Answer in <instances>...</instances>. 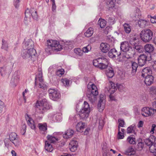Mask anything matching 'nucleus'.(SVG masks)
Here are the masks:
<instances>
[{
    "instance_id": "obj_1",
    "label": "nucleus",
    "mask_w": 156,
    "mask_h": 156,
    "mask_svg": "<svg viewBox=\"0 0 156 156\" xmlns=\"http://www.w3.org/2000/svg\"><path fill=\"white\" fill-rule=\"evenodd\" d=\"M120 50L124 52L122 54V59L125 60V58H131L134 54V52L132 48L129 46L127 42L124 41L121 43L120 46Z\"/></svg>"
},
{
    "instance_id": "obj_2",
    "label": "nucleus",
    "mask_w": 156,
    "mask_h": 156,
    "mask_svg": "<svg viewBox=\"0 0 156 156\" xmlns=\"http://www.w3.org/2000/svg\"><path fill=\"white\" fill-rule=\"evenodd\" d=\"M152 71L149 67H146L142 71L141 76L145 78L144 82L147 86L152 84L154 80V77L151 75Z\"/></svg>"
},
{
    "instance_id": "obj_3",
    "label": "nucleus",
    "mask_w": 156,
    "mask_h": 156,
    "mask_svg": "<svg viewBox=\"0 0 156 156\" xmlns=\"http://www.w3.org/2000/svg\"><path fill=\"white\" fill-rule=\"evenodd\" d=\"M62 49V47L58 41L52 40L47 41V45L45 48V51L47 53H50L51 51H58Z\"/></svg>"
},
{
    "instance_id": "obj_4",
    "label": "nucleus",
    "mask_w": 156,
    "mask_h": 156,
    "mask_svg": "<svg viewBox=\"0 0 156 156\" xmlns=\"http://www.w3.org/2000/svg\"><path fill=\"white\" fill-rule=\"evenodd\" d=\"M36 111L40 114H43L47 110L51 108V106L46 99L42 101V102L37 101L35 105Z\"/></svg>"
},
{
    "instance_id": "obj_5",
    "label": "nucleus",
    "mask_w": 156,
    "mask_h": 156,
    "mask_svg": "<svg viewBox=\"0 0 156 156\" xmlns=\"http://www.w3.org/2000/svg\"><path fill=\"white\" fill-rule=\"evenodd\" d=\"M32 50L23 49L21 52V55L23 59H27L31 63H34L37 59L36 54H33Z\"/></svg>"
},
{
    "instance_id": "obj_6",
    "label": "nucleus",
    "mask_w": 156,
    "mask_h": 156,
    "mask_svg": "<svg viewBox=\"0 0 156 156\" xmlns=\"http://www.w3.org/2000/svg\"><path fill=\"white\" fill-rule=\"evenodd\" d=\"M140 36L141 40L143 42L147 43L152 40L153 34L151 30L149 29H145L141 31Z\"/></svg>"
},
{
    "instance_id": "obj_7",
    "label": "nucleus",
    "mask_w": 156,
    "mask_h": 156,
    "mask_svg": "<svg viewBox=\"0 0 156 156\" xmlns=\"http://www.w3.org/2000/svg\"><path fill=\"white\" fill-rule=\"evenodd\" d=\"M155 139L153 136H151L149 138L145 139V144L149 147V150L151 153L156 156V142H155Z\"/></svg>"
},
{
    "instance_id": "obj_8",
    "label": "nucleus",
    "mask_w": 156,
    "mask_h": 156,
    "mask_svg": "<svg viewBox=\"0 0 156 156\" xmlns=\"http://www.w3.org/2000/svg\"><path fill=\"white\" fill-rule=\"evenodd\" d=\"M90 110V109L89 104L87 101H84L82 108L81 109L78 113L80 118L84 120L88 117L89 115Z\"/></svg>"
},
{
    "instance_id": "obj_9",
    "label": "nucleus",
    "mask_w": 156,
    "mask_h": 156,
    "mask_svg": "<svg viewBox=\"0 0 156 156\" xmlns=\"http://www.w3.org/2000/svg\"><path fill=\"white\" fill-rule=\"evenodd\" d=\"M93 64L94 66L101 69H106L108 66V60L104 58H99L94 60Z\"/></svg>"
},
{
    "instance_id": "obj_10",
    "label": "nucleus",
    "mask_w": 156,
    "mask_h": 156,
    "mask_svg": "<svg viewBox=\"0 0 156 156\" xmlns=\"http://www.w3.org/2000/svg\"><path fill=\"white\" fill-rule=\"evenodd\" d=\"M152 107H145L142 109L141 114L145 117H148L151 116L156 112V101L152 102Z\"/></svg>"
},
{
    "instance_id": "obj_11",
    "label": "nucleus",
    "mask_w": 156,
    "mask_h": 156,
    "mask_svg": "<svg viewBox=\"0 0 156 156\" xmlns=\"http://www.w3.org/2000/svg\"><path fill=\"white\" fill-rule=\"evenodd\" d=\"M34 44L31 39H29L23 43V49L32 50L33 54H36V50L34 48Z\"/></svg>"
},
{
    "instance_id": "obj_12",
    "label": "nucleus",
    "mask_w": 156,
    "mask_h": 156,
    "mask_svg": "<svg viewBox=\"0 0 156 156\" xmlns=\"http://www.w3.org/2000/svg\"><path fill=\"white\" fill-rule=\"evenodd\" d=\"M110 83L111 86H109V89L108 90L109 92L111 94L109 95V97L111 100H115V97L112 96L111 94L114 93L117 88L120 90V88L122 87V86L121 84H119V85H117V84H115L114 83L112 82H111Z\"/></svg>"
},
{
    "instance_id": "obj_13",
    "label": "nucleus",
    "mask_w": 156,
    "mask_h": 156,
    "mask_svg": "<svg viewBox=\"0 0 156 156\" xmlns=\"http://www.w3.org/2000/svg\"><path fill=\"white\" fill-rule=\"evenodd\" d=\"M48 92L50 98L53 101H57L60 97L61 95L59 92L54 89H49Z\"/></svg>"
},
{
    "instance_id": "obj_14",
    "label": "nucleus",
    "mask_w": 156,
    "mask_h": 156,
    "mask_svg": "<svg viewBox=\"0 0 156 156\" xmlns=\"http://www.w3.org/2000/svg\"><path fill=\"white\" fill-rule=\"evenodd\" d=\"M76 127L77 131L85 135L87 134L90 130V129L87 128L85 129L84 131H83L85 128V123L82 122L78 123Z\"/></svg>"
},
{
    "instance_id": "obj_15",
    "label": "nucleus",
    "mask_w": 156,
    "mask_h": 156,
    "mask_svg": "<svg viewBox=\"0 0 156 156\" xmlns=\"http://www.w3.org/2000/svg\"><path fill=\"white\" fill-rule=\"evenodd\" d=\"M151 60V58L150 57L147 56L144 54L141 55L138 58L139 65L140 66H143L145 64L147 61H150Z\"/></svg>"
},
{
    "instance_id": "obj_16",
    "label": "nucleus",
    "mask_w": 156,
    "mask_h": 156,
    "mask_svg": "<svg viewBox=\"0 0 156 156\" xmlns=\"http://www.w3.org/2000/svg\"><path fill=\"white\" fill-rule=\"evenodd\" d=\"M9 139L16 147L18 146L20 144V142L17 135L15 133H12L9 135Z\"/></svg>"
},
{
    "instance_id": "obj_17",
    "label": "nucleus",
    "mask_w": 156,
    "mask_h": 156,
    "mask_svg": "<svg viewBox=\"0 0 156 156\" xmlns=\"http://www.w3.org/2000/svg\"><path fill=\"white\" fill-rule=\"evenodd\" d=\"M25 15L27 17H30L32 16L34 19H37V11L32 8L29 10L27 9L25 11Z\"/></svg>"
},
{
    "instance_id": "obj_18",
    "label": "nucleus",
    "mask_w": 156,
    "mask_h": 156,
    "mask_svg": "<svg viewBox=\"0 0 156 156\" xmlns=\"http://www.w3.org/2000/svg\"><path fill=\"white\" fill-rule=\"evenodd\" d=\"M19 76L18 74V72H15L13 74L11 80V86L14 87H15L19 81Z\"/></svg>"
},
{
    "instance_id": "obj_19",
    "label": "nucleus",
    "mask_w": 156,
    "mask_h": 156,
    "mask_svg": "<svg viewBox=\"0 0 156 156\" xmlns=\"http://www.w3.org/2000/svg\"><path fill=\"white\" fill-rule=\"evenodd\" d=\"M12 69L9 66L0 68V73L2 76H8L11 73Z\"/></svg>"
},
{
    "instance_id": "obj_20",
    "label": "nucleus",
    "mask_w": 156,
    "mask_h": 156,
    "mask_svg": "<svg viewBox=\"0 0 156 156\" xmlns=\"http://www.w3.org/2000/svg\"><path fill=\"white\" fill-rule=\"evenodd\" d=\"M78 142L76 140H73L70 141L69 144V148L70 151L72 152H75L77 149Z\"/></svg>"
},
{
    "instance_id": "obj_21",
    "label": "nucleus",
    "mask_w": 156,
    "mask_h": 156,
    "mask_svg": "<svg viewBox=\"0 0 156 156\" xmlns=\"http://www.w3.org/2000/svg\"><path fill=\"white\" fill-rule=\"evenodd\" d=\"M50 119L52 118L53 120L56 122H59L62 120V116L60 114H56L53 115L51 114H49L48 116Z\"/></svg>"
},
{
    "instance_id": "obj_22",
    "label": "nucleus",
    "mask_w": 156,
    "mask_h": 156,
    "mask_svg": "<svg viewBox=\"0 0 156 156\" xmlns=\"http://www.w3.org/2000/svg\"><path fill=\"white\" fill-rule=\"evenodd\" d=\"M100 49L103 53H107L110 49V45L106 43L102 42L101 44Z\"/></svg>"
},
{
    "instance_id": "obj_23",
    "label": "nucleus",
    "mask_w": 156,
    "mask_h": 156,
    "mask_svg": "<svg viewBox=\"0 0 156 156\" xmlns=\"http://www.w3.org/2000/svg\"><path fill=\"white\" fill-rule=\"evenodd\" d=\"M74 130L71 129H69L66 131L63 135V137L65 139H69L73 136L74 134Z\"/></svg>"
},
{
    "instance_id": "obj_24",
    "label": "nucleus",
    "mask_w": 156,
    "mask_h": 156,
    "mask_svg": "<svg viewBox=\"0 0 156 156\" xmlns=\"http://www.w3.org/2000/svg\"><path fill=\"white\" fill-rule=\"evenodd\" d=\"M43 80L42 78V73L41 69H38L37 74L36 75L35 79V84L36 85L37 81H42Z\"/></svg>"
},
{
    "instance_id": "obj_25",
    "label": "nucleus",
    "mask_w": 156,
    "mask_h": 156,
    "mask_svg": "<svg viewBox=\"0 0 156 156\" xmlns=\"http://www.w3.org/2000/svg\"><path fill=\"white\" fill-rule=\"evenodd\" d=\"M56 133L57 134V133H53V135H48L47 137L48 139L47 141H49V142L50 143H55L56 142L58 141L59 140L58 138L54 136Z\"/></svg>"
},
{
    "instance_id": "obj_26",
    "label": "nucleus",
    "mask_w": 156,
    "mask_h": 156,
    "mask_svg": "<svg viewBox=\"0 0 156 156\" xmlns=\"http://www.w3.org/2000/svg\"><path fill=\"white\" fill-rule=\"evenodd\" d=\"M144 49L146 52L148 53L150 55L149 57L151 58V53L154 50L153 46L151 44H147L144 46Z\"/></svg>"
},
{
    "instance_id": "obj_27",
    "label": "nucleus",
    "mask_w": 156,
    "mask_h": 156,
    "mask_svg": "<svg viewBox=\"0 0 156 156\" xmlns=\"http://www.w3.org/2000/svg\"><path fill=\"white\" fill-rule=\"evenodd\" d=\"M108 67H109L108 69L107 70L106 72V74L108 78H111L114 75V73L113 68L109 66Z\"/></svg>"
},
{
    "instance_id": "obj_28",
    "label": "nucleus",
    "mask_w": 156,
    "mask_h": 156,
    "mask_svg": "<svg viewBox=\"0 0 156 156\" xmlns=\"http://www.w3.org/2000/svg\"><path fill=\"white\" fill-rule=\"evenodd\" d=\"M44 148L46 151L49 152H51L53 149L52 145L48 141H45Z\"/></svg>"
},
{
    "instance_id": "obj_29",
    "label": "nucleus",
    "mask_w": 156,
    "mask_h": 156,
    "mask_svg": "<svg viewBox=\"0 0 156 156\" xmlns=\"http://www.w3.org/2000/svg\"><path fill=\"white\" fill-rule=\"evenodd\" d=\"M147 22L146 20L140 19L138 21V23L140 27L144 28L148 25Z\"/></svg>"
},
{
    "instance_id": "obj_30",
    "label": "nucleus",
    "mask_w": 156,
    "mask_h": 156,
    "mask_svg": "<svg viewBox=\"0 0 156 156\" xmlns=\"http://www.w3.org/2000/svg\"><path fill=\"white\" fill-rule=\"evenodd\" d=\"M125 154L129 156L134 155L136 153L134 149L132 147H129L125 151Z\"/></svg>"
},
{
    "instance_id": "obj_31",
    "label": "nucleus",
    "mask_w": 156,
    "mask_h": 156,
    "mask_svg": "<svg viewBox=\"0 0 156 156\" xmlns=\"http://www.w3.org/2000/svg\"><path fill=\"white\" fill-rule=\"evenodd\" d=\"M131 66L132 68L131 73L132 74V75H133L136 71L138 67V65L136 62H132Z\"/></svg>"
},
{
    "instance_id": "obj_32",
    "label": "nucleus",
    "mask_w": 156,
    "mask_h": 156,
    "mask_svg": "<svg viewBox=\"0 0 156 156\" xmlns=\"http://www.w3.org/2000/svg\"><path fill=\"white\" fill-rule=\"evenodd\" d=\"M115 0H107L106 4L108 7L109 8H112L115 7Z\"/></svg>"
},
{
    "instance_id": "obj_33",
    "label": "nucleus",
    "mask_w": 156,
    "mask_h": 156,
    "mask_svg": "<svg viewBox=\"0 0 156 156\" xmlns=\"http://www.w3.org/2000/svg\"><path fill=\"white\" fill-rule=\"evenodd\" d=\"M91 91L90 94L95 96H96L98 94V90L96 86L94 84L91 85Z\"/></svg>"
},
{
    "instance_id": "obj_34",
    "label": "nucleus",
    "mask_w": 156,
    "mask_h": 156,
    "mask_svg": "<svg viewBox=\"0 0 156 156\" xmlns=\"http://www.w3.org/2000/svg\"><path fill=\"white\" fill-rule=\"evenodd\" d=\"M102 150L104 153L103 154V156H108L107 153L108 152L109 150L108 149V147L106 143H103L102 145Z\"/></svg>"
},
{
    "instance_id": "obj_35",
    "label": "nucleus",
    "mask_w": 156,
    "mask_h": 156,
    "mask_svg": "<svg viewBox=\"0 0 156 156\" xmlns=\"http://www.w3.org/2000/svg\"><path fill=\"white\" fill-rule=\"evenodd\" d=\"M124 31L127 34H129L131 30V26L127 23H125L123 25Z\"/></svg>"
},
{
    "instance_id": "obj_36",
    "label": "nucleus",
    "mask_w": 156,
    "mask_h": 156,
    "mask_svg": "<svg viewBox=\"0 0 156 156\" xmlns=\"http://www.w3.org/2000/svg\"><path fill=\"white\" fill-rule=\"evenodd\" d=\"M105 102H98V107L99 111L100 112H102L105 108Z\"/></svg>"
},
{
    "instance_id": "obj_37",
    "label": "nucleus",
    "mask_w": 156,
    "mask_h": 156,
    "mask_svg": "<svg viewBox=\"0 0 156 156\" xmlns=\"http://www.w3.org/2000/svg\"><path fill=\"white\" fill-rule=\"evenodd\" d=\"M38 127L39 129L41 131H45L47 129V124L46 123H39Z\"/></svg>"
},
{
    "instance_id": "obj_38",
    "label": "nucleus",
    "mask_w": 156,
    "mask_h": 156,
    "mask_svg": "<svg viewBox=\"0 0 156 156\" xmlns=\"http://www.w3.org/2000/svg\"><path fill=\"white\" fill-rule=\"evenodd\" d=\"M135 125H132L127 128V133H133L135 134Z\"/></svg>"
},
{
    "instance_id": "obj_39",
    "label": "nucleus",
    "mask_w": 156,
    "mask_h": 156,
    "mask_svg": "<svg viewBox=\"0 0 156 156\" xmlns=\"http://www.w3.org/2000/svg\"><path fill=\"white\" fill-rule=\"evenodd\" d=\"M93 33V28L90 27L84 33L85 36L87 37H89L92 36Z\"/></svg>"
},
{
    "instance_id": "obj_40",
    "label": "nucleus",
    "mask_w": 156,
    "mask_h": 156,
    "mask_svg": "<svg viewBox=\"0 0 156 156\" xmlns=\"http://www.w3.org/2000/svg\"><path fill=\"white\" fill-rule=\"evenodd\" d=\"M87 96L89 101L92 103H94L96 100V96L91 94H87Z\"/></svg>"
},
{
    "instance_id": "obj_41",
    "label": "nucleus",
    "mask_w": 156,
    "mask_h": 156,
    "mask_svg": "<svg viewBox=\"0 0 156 156\" xmlns=\"http://www.w3.org/2000/svg\"><path fill=\"white\" fill-rule=\"evenodd\" d=\"M106 21L100 18L98 21V24H99L100 27L101 28H104L106 25Z\"/></svg>"
},
{
    "instance_id": "obj_42",
    "label": "nucleus",
    "mask_w": 156,
    "mask_h": 156,
    "mask_svg": "<svg viewBox=\"0 0 156 156\" xmlns=\"http://www.w3.org/2000/svg\"><path fill=\"white\" fill-rule=\"evenodd\" d=\"M61 81L65 86H68L71 83L72 81L67 78H64L61 80Z\"/></svg>"
},
{
    "instance_id": "obj_43",
    "label": "nucleus",
    "mask_w": 156,
    "mask_h": 156,
    "mask_svg": "<svg viewBox=\"0 0 156 156\" xmlns=\"http://www.w3.org/2000/svg\"><path fill=\"white\" fill-rule=\"evenodd\" d=\"M27 122L28 124L32 129H35V126L34 124V121L32 119L29 118Z\"/></svg>"
},
{
    "instance_id": "obj_44",
    "label": "nucleus",
    "mask_w": 156,
    "mask_h": 156,
    "mask_svg": "<svg viewBox=\"0 0 156 156\" xmlns=\"http://www.w3.org/2000/svg\"><path fill=\"white\" fill-rule=\"evenodd\" d=\"M127 141L131 144H134L136 143L135 138L133 137V135L129 136L127 138Z\"/></svg>"
},
{
    "instance_id": "obj_45",
    "label": "nucleus",
    "mask_w": 156,
    "mask_h": 156,
    "mask_svg": "<svg viewBox=\"0 0 156 156\" xmlns=\"http://www.w3.org/2000/svg\"><path fill=\"white\" fill-rule=\"evenodd\" d=\"M9 48L8 43L7 41L4 40L3 39L2 40V44L1 48L4 49L5 51H7Z\"/></svg>"
},
{
    "instance_id": "obj_46",
    "label": "nucleus",
    "mask_w": 156,
    "mask_h": 156,
    "mask_svg": "<svg viewBox=\"0 0 156 156\" xmlns=\"http://www.w3.org/2000/svg\"><path fill=\"white\" fill-rule=\"evenodd\" d=\"M130 43L131 45L134 46L138 44V40L136 37H134L130 40Z\"/></svg>"
},
{
    "instance_id": "obj_47",
    "label": "nucleus",
    "mask_w": 156,
    "mask_h": 156,
    "mask_svg": "<svg viewBox=\"0 0 156 156\" xmlns=\"http://www.w3.org/2000/svg\"><path fill=\"white\" fill-rule=\"evenodd\" d=\"M91 49V46L88 44L87 46L83 48L82 50L83 52L87 53L90 51Z\"/></svg>"
},
{
    "instance_id": "obj_48",
    "label": "nucleus",
    "mask_w": 156,
    "mask_h": 156,
    "mask_svg": "<svg viewBox=\"0 0 156 156\" xmlns=\"http://www.w3.org/2000/svg\"><path fill=\"white\" fill-rule=\"evenodd\" d=\"M133 48L135 49L137 51L140 53L142 52L143 50V46L141 45L138 44L133 46Z\"/></svg>"
},
{
    "instance_id": "obj_49",
    "label": "nucleus",
    "mask_w": 156,
    "mask_h": 156,
    "mask_svg": "<svg viewBox=\"0 0 156 156\" xmlns=\"http://www.w3.org/2000/svg\"><path fill=\"white\" fill-rule=\"evenodd\" d=\"M74 52L77 55H78L80 56H81L83 55V50L80 48H75L74 49Z\"/></svg>"
},
{
    "instance_id": "obj_50",
    "label": "nucleus",
    "mask_w": 156,
    "mask_h": 156,
    "mask_svg": "<svg viewBox=\"0 0 156 156\" xmlns=\"http://www.w3.org/2000/svg\"><path fill=\"white\" fill-rule=\"evenodd\" d=\"M115 51V49L113 48L111 49L108 52V56L109 57L112 58H115V56L113 55H114V52Z\"/></svg>"
},
{
    "instance_id": "obj_51",
    "label": "nucleus",
    "mask_w": 156,
    "mask_h": 156,
    "mask_svg": "<svg viewBox=\"0 0 156 156\" xmlns=\"http://www.w3.org/2000/svg\"><path fill=\"white\" fill-rule=\"evenodd\" d=\"M20 0H13V5L15 8L18 9L20 5Z\"/></svg>"
},
{
    "instance_id": "obj_52",
    "label": "nucleus",
    "mask_w": 156,
    "mask_h": 156,
    "mask_svg": "<svg viewBox=\"0 0 156 156\" xmlns=\"http://www.w3.org/2000/svg\"><path fill=\"white\" fill-rule=\"evenodd\" d=\"M99 129H102L104 124V121L102 119H99Z\"/></svg>"
},
{
    "instance_id": "obj_53",
    "label": "nucleus",
    "mask_w": 156,
    "mask_h": 156,
    "mask_svg": "<svg viewBox=\"0 0 156 156\" xmlns=\"http://www.w3.org/2000/svg\"><path fill=\"white\" fill-rule=\"evenodd\" d=\"M64 71L63 69H61L58 70L56 72V74L57 76H61L62 75L64 74Z\"/></svg>"
},
{
    "instance_id": "obj_54",
    "label": "nucleus",
    "mask_w": 156,
    "mask_h": 156,
    "mask_svg": "<svg viewBox=\"0 0 156 156\" xmlns=\"http://www.w3.org/2000/svg\"><path fill=\"white\" fill-rule=\"evenodd\" d=\"M119 132L118 134V138L119 139H122L124 138V136L122 133L121 132L119 131L120 127L119 126Z\"/></svg>"
},
{
    "instance_id": "obj_55",
    "label": "nucleus",
    "mask_w": 156,
    "mask_h": 156,
    "mask_svg": "<svg viewBox=\"0 0 156 156\" xmlns=\"http://www.w3.org/2000/svg\"><path fill=\"white\" fill-rule=\"evenodd\" d=\"M105 97L103 94H101L99 96V100L98 102H105Z\"/></svg>"
},
{
    "instance_id": "obj_56",
    "label": "nucleus",
    "mask_w": 156,
    "mask_h": 156,
    "mask_svg": "<svg viewBox=\"0 0 156 156\" xmlns=\"http://www.w3.org/2000/svg\"><path fill=\"white\" fill-rule=\"evenodd\" d=\"M108 20L110 24H113L114 23L115 19L112 17H108Z\"/></svg>"
},
{
    "instance_id": "obj_57",
    "label": "nucleus",
    "mask_w": 156,
    "mask_h": 156,
    "mask_svg": "<svg viewBox=\"0 0 156 156\" xmlns=\"http://www.w3.org/2000/svg\"><path fill=\"white\" fill-rule=\"evenodd\" d=\"M144 144L143 143L141 142H139L137 144V148L139 150H141L144 147Z\"/></svg>"
},
{
    "instance_id": "obj_58",
    "label": "nucleus",
    "mask_w": 156,
    "mask_h": 156,
    "mask_svg": "<svg viewBox=\"0 0 156 156\" xmlns=\"http://www.w3.org/2000/svg\"><path fill=\"white\" fill-rule=\"evenodd\" d=\"M30 17H27L25 15V17L24 19V23L26 24H28L29 22L30 21Z\"/></svg>"
},
{
    "instance_id": "obj_59",
    "label": "nucleus",
    "mask_w": 156,
    "mask_h": 156,
    "mask_svg": "<svg viewBox=\"0 0 156 156\" xmlns=\"http://www.w3.org/2000/svg\"><path fill=\"white\" fill-rule=\"evenodd\" d=\"M118 122L119 123V126L121 127H123L125 124L124 121L122 119H119Z\"/></svg>"
},
{
    "instance_id": "obj_60",
    "label": "nucleus",
    "mask_w": 156,
    "mask_h": 156,
    "mask_svg": "<svg viewBox=\"0 0 156 156\" xmlns=\"http://www.w3.org/2000/svg\"><path fill=\"white\" fill-rule=\"evenodd\" d=\"M4 106V102L0 100V113H1L2 112Z\"/></svg>"
},
{
    "instance_id": "obj_61",
    "label": "nucleus",
    "mask_w": 156,
    "mask_h": 156,
    "mask_svg": "<svg viewBox=\"0 0 156 156\" xmlns=\"http://www.w3.org/2000/svg\"><path fill=\"white\" fill-rule=\"evenodd\" d=\"M114 52V55H114L115 56V58L116 56H119V55H120V58H121V57H122V56H121V55H122V54L121 55V53H120L119 52V53L117 51V50L115 49V51Z\"/></svg>"
},
{
    "instance_id": "obj_62",
    "label": "nucleus",
    "mask_w": 156,
    "mask_h": 156,
    "mask_svg": "<svg viewBox=\"0 0 156 156\" xmlns=\"http://www.w3.org/2000/svg\"><path fill=\"white\" fill-rule=\"evenodd\" d=\"M26 126L25 125H24L23 126L22 129L21 130V133L22 135H24L26 132Z\"/></svg>"
},
{
    "instance_id": "obj_63",
    "label": "nucleus",
    "mask_w": 156,
    "mask_h": 156,
    "mask_svg": "<svg viewBox=\"0 0 156 156\" xmlns=\"http://www.w3.org/2000/svg\"><path fill=\"white\" fill-rule=\"evenodd\" d=\"M39 85L40 88H44L45 86V85L44 84L43 80H42V81H39Z\"/></svg>"
},
{
    "instance_id": "obj_64",
    "label": "nucleus",
    "mask_w": 156,
    "mask_h": 156,
    "mask_svg": "<svg viewBox=\"0 0 156 156\" xmlns=\"http://www.w3.org/2000/svg\"><path fill=\"white\" fill-rule=\"evenodd\" d=\"M143 122L142 121H140L138 124V127L140 128L142 127L143 125Z\"/></svg>"
}]
</instances>
